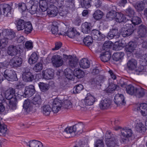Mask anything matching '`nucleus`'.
I'll use <instances>...</instances> for the list:
<instances>
[{"label": "nucleus", "instance_id": "obj_1", "mask_svg": "<svg viewBox=\"0 0 147 147\" xmlns=\"http://www.w3.org/2000/svg\"><path fill=\"white\" fill-rule=\"evenodd\" d=\"M137 33L139 38H136V40L130 41L128 43V46L126 45V46H147V42L144 40V38L145 37L147 33L146 26L143 24L139 26Z\"/></svg>", "mask_w": 147, "mask_h": 147}, {"label": "nucleus", "instance_id": "obj_2", "mask_svg": "<svg viewBox=\"0 0 147 147\" xmlns=\"http://www.w3.org/2000/svg\"><path fill=\"white\" fill-rule=\"evenodd\" d=\"M15 92L14 89L10 88L5 91V98L9 100L10 107L13 110L16 109L17 102Z\"/></svg>", "mask_w": 147, "mask_h": 147}, {"label": "nucleus", "instance_id": "obj_3", "mask_svg": "<svg viewBox=\"0 0 147 147\" xmlns=\"http://www.w3.org/2000/svg\"><path fill=\"white\" fill-rule=\"evenodd\" d=\"M126 92L131 95H135L136 97L140 98L144 94V89L142 88H138L132 85L129 84L125 87Z\"/></svg>", "mask_w": 147, "mask_h": 147}, {"label": "nucleus", "instance_id": "obj_4", "mask_svg": "<svg viewBox=\"0 0 147 147\" xmlns=\"http://www.w3.org/2000/svg\"><path fill=\"white\" fill-rule=\"evenodd\" d=\"M33 47H9L8 48V54L13 56L16 55L18 53H21L24 51L26 52L31 50Z\"/></svg>", "mask_w": 147, "mask_h": 147}, {"label": "nucleus", "instance_id": "obj_5", "mask_svg": "<svg viewBox=\"0 0 147 147\" xmlns=\"http://www.w3.org/2000/svg\"><path fill=\"white\" fill-rule=\"evenodd\" d=\"M2 35L5 38L0 40V46H6L8 43V40H11L15 36V33L13 31L8 29H3L2 31Z\"/></svg>", "mask_w": 147, "mask_h": 147}, {"label": "nucleus", "instance_id": "obj_6", "mask_svg": "<svg viewBox=\"0 0 147 147\" xmlns=\"http://www.w3.org/2000/svg\"><path fill=\"white\" fill-rule=\"evenodd\" d=\"M84 127V125L82 123H78L74 125L73 127H70L66 128L63 132V134L65 135L67 134L69 135V136H67L66 137H70L74 136L73 135L76 131H82V129Z\"/></svg>", "mask_w": 147, "mask_h": 147}, {"label": "nucleus", "instance_id": "obj_7", "mask_svg": "<svg viewBox=\"0 0 147 147\" xmlns=\"http://www.w3.org/2000/svg\"><path fill=\"white\" fill-rule=\"evenodd\" d=\"M102 47L100 58L103 62H105L109 61L111 56V49L109 47Z\"/></svg>", "mask_w": 147, "mask_h": 147}, {"label": "nucleus", "instance_id": "obj_8", "mask_svg": "<svg viewBox=\"0 0 147 147\" xmlns=\"http://www.w3.org/2000/svg\"><path fill=\"white\" fill-rule=\"evenodd\" d=\"M38 2L36 0H30L27 3L28 10L31 14L36 13L38 5Z\"/></svg>", "mask_w": 147, "mask_h": 147}, {"label": "nucleus", "instance_id": "obj_9", "mask_svg": "<svg viewBox=\"0 0 147 147\" xmlns=\"http://www.w3.org/2000/svg\"><path fill=\"white\" fill-rule=\"evenodd\" d=\"M3 76L5 79L8 81H16L18 80L16 74L10 69H6L5 71Z\"/></svg>", "mask_w": 147, "mask_h": 147}, {"label": "nucleus", "instance_id": "obj_10", "mask_svg": "<svg viewBox=\"0 0 147 147\" xmlns=\"http://www.w3.org/2000/svg\"><path fill=\"white\" fill-rule=\"evenodd\" d=\"M134 31L133 27L131 24H127L125 27L122 28L121 29V34L123 37L131 35Z\"/></svg>", "mask_w": 147, "mask_h": 147}, {"label": "nucleus", "instance_id": "obj_11", "mask_svg": "<svg viewBox=\"0 0 147 147\" xmlns=\"http://www.w3.org/2000/svg\"><path fill=\"white\" fill-rule=\"evenodd\" d=\"M3 12L5 16L11 18L12 17V14L11 12L12 8L11 6L8 4H2L1 6Z\"/></svg>", "mask_w": 147, "mask_h": 147}, {"label": "nucleus", "instance_id": "obj_12", "mask_svg": "<svg viewBox=\"0 0 147 147\" xmlns=\"http://www.w3.org/2000/svg\"><path fill=\"white\" fill-rule=\"evenodd\" d=\"M53 65L55 67H59L63 64V61L61 57L58 55H53L51 59Z\"/></svg>", "mask_w": 147, "mask_h": 147}, {"label": "nucleus", "instance_id": "obj_13", "mask_svg": "<svg viewBox=\"0 0 147 147\" xmlns=\"http://www.w3.org/2000/svg\"><path fill=\"white\" fill-rule=\"evenodd\" d=\"M42 74L43 78L49 80L53 78L54 73L53 70L48 69L43 71Z\"/></svg>", "mask_w": 147, "mask_h": 147}, {"label": "nucleus", "instance_id": "obj_14", "mask_svg": "<svg viewBox=\"0 0 147 147\" xmlns=\"http://www.w3.org/2000/svg\"><path fill=\"white\" fill-rule=\"evenodd\" d=\"M91 37L95 40L100 41L104 38V35L101 34L100 32L98 30H93L91 33Z\"/></svg>", "mask_w": 147, "mask_h": 147}, {"label": "nucleus", "instance_id": "obj_15", "mask_svg": "<svg viewBox=\"0 0 147 147\" xmlns=\"http://www.w3.org/2000/svg\"><path fill=\"white\" fill-rule=\"evenodd\" d=\"M114 101L118 106L125 103L124 96L121 94H118L115 95L114 99Z\"/></svg>", "mask_w": 147, "mask_h": 147}, {"label": "nucleus", "instance_id": "obj_16", "mask_svg": "<svg viewBox=\"0 0 147 147\" xmlns=\"http://www.w3.org/2000/svg\"><path fill=\"white\" fill-rule=\"evenodd\" d=\"M111 101L109 99H105L101 100L99 104L100 108L101 110H105L109 108L111 105Z\"/></svg>", "mask_w": 147, "mask_h": 147}, {"label": "nucleus", "instance_id": "obj_17", "mask_svg": "<svg viewBox=\"0 0 147 147\" xmlns=\"http://www.w3.org/2000/svg\"><path fill=\"white\" fill-rule=\"evenodd\" d=\"M24 94L26 97L31 96L35 93V90L34 86L30 85L25 87Z\"/></svg>", "mask_w": 147, "mask_h": 147}, {"label": "nucleus", "instance_id": "obj_18", "mask_svg": "<svg viewBox=\"0 0 147 147\" xmlns=\"http://www.w3.org/2000/svg\"><path fill=\"white\" fill-rule=\"evenodd\" d=\"M95 99L94 96L90 94H88L83 101L85 105H91L95 102Z\"/></svg>", "mask_w": 147, "mask_h": 147}, {"label": "nucleus", "instance_id": "obj_19", "mask_svg": "<svg viewBox=\"0 0 147 147\" xmlns=\"http://www.w3.org/2000/svg\"><path fill=\"white\" fill-rule=\"evenodd\" d=\"M22 59L18 57L13 58L9 62L10 65L13 67H17L20 66L22 63Z\"/></svg>", "mask_w": 147, "mask_h": 147}, {"label": "nucleus", "instance_id": "obj_20", "mask_svg": "<svg viewBox=\"0 0 147 147\" xmlns=\"http://www.w3.org/2000/svg\"><path fill=\"white\" fill-rule=\"evenodd\" d=\"M61 107V101L55 99L52 104V111L54 113H57L60 110Z\"/></svg>", "mask_w": 147, "mask_h": 147}, {"label": "nucleus", "instance_id": "obj_21", "mask_svg": "<svg viewBox=\"0 0 147 147\" xmlns=\"http://www.w3.org/2000/svg\"><path fill=\"white\" fill-rule=\"evenodd\" d=\"M57 9V7L54 5L51 4L47 10V13L49 15L50 17H55L57 15L58 12Z\"/></svg>", "mask_w": 147, "mask_h": 147}, {"label": "nucleus", "instance_id": "obj_22", "mask_svg": "<svg viewBox=\"0 0 147 147\" xmlns=\"http://www.w3.org/2000/svg\"><path fill=\"white\" fill-rule=\"evenodd\" d=\"M92 28L91 24L89 22H85L82 25V30L84 33L87 34L90 32Z\"/></svg>", "mask_w": 147, "mask_h": 147}, {"label": "nucleus", "instance_id": "obj_23", "mask_svg": "<svg viewBox=\"0 0 147 147\" xmlns=\"http://www.w3.org/2000/svg\"><path fill=\"white\" fill-rule=\"evenodd\" d=\"M26 23L24 20L20 19L16 20L14 22L18 30L19 31L24 29Z\"/></svg>", "mask_w": 147, "mask_h": 147}, {"label": "nucleus", "instance_id": "obj_24", "mask_svg": "<svg viewBox=\"0 0 147 147\" xmlns=\"http://www.w3.org/2000/svg\"><path fill=\"white\" fill-rule=\"evenodd\" d=\"M120 34L119 33L118 30L117 29L113 28L108 33L107 35V38L109 39H113L114 37L119 36Z\"/></svg>", "mask_w": 147, "mask_h": 147}, {"label": "nucleus", "instance_id": "obj_25", "mask_svg": "<svg viewBox=\"0 0 147 147\" xmlns=\"http://www.w3.org/2000/svg\"><path fill=\"white\" fill-rule=\"evenodd\" d=\"M26 145L29 147H43L42 143L38 140H33L25 143Z\"/></svg>", "mask_w": 147, "mask_h": 147}, {"label": "nucleus", "instance_id": "obj_26", "mask_svg": "<svg viewBox=\"0 0 147 147\" xmlns=\"http://www.w3.org/2000/svg\"><path fill=\"white\" fill-rule=\"evenodd\" d=\"M32 102H31L29 99L26 100L24 102L23 107L24 109L27 112H29L31 111L33 108V106L32 105Z\"/></svg>", "mask_w": 147, "mask_h": 147}, {"label": "nucleus", "instance_id": "obj_27", "mask_svg": "<svg viewBox=\"0 0 147 147\" xmlns=\"http://www.w3.org/2000/svg\"><path fill=\"white\" fill-rule=\"evenodd\" d=\"M128 20L126 16L121 13L117 12L115 18V20L117 22H126Z\"/></svg>", "mask_w": 147, "mask_h": 147}, {"label": "nucleus", "instance_id": "obj_28", "mask_svg": "<svg viewBox=\"0 0 147 147\" xmlns=\"http://www.w3.org/2000/svg\"><path fill=\"white\" fill-rule=\"evenodd\" d=\"M121 135L125 138L131 137L132 134L131 129L127 128H123L121 130Z\"/></svg>", "mask_w": 147, "mask_h": 147}, {"label": "nucleus", "instance_id": "obj_29", "mask_svg": "<svg viewBox=\"0 0 147 147\" xmlns=\"http://www.w3.org/2000/svg\"><path fill=\"white\" fill-rule=\"evenodd\" d=\"M79 65L81 67L84 69H86L90 67V62L88 59L84 58L80 61Z\"/></svg>", "mask_w": 147, "mask_h": 147}, {"label": "nucleus", "instance_id": "obj_30", "mask_svg": "<svg viewBox=\"0 0 147 147\" xmlns=\"http://www.w3.org/2000/svg\"><path fill=\"white\" fill-rule=\"evenodd\" d=\"M137 110L143 115H146L147 114V104L145 103L141 104L140 107L138 108Z\"/></svg>", "mask_w": 147, "mask_h": 147}, {"label": "nucleus", "instance_id": "obj_31", "mask_svg": "<svg viewBox=\"0 0 147 147\" xmlns=\"http://www.w3.org/2000/svg\"><path fill=\"white\" fill-rule=\"evenodd\" d=\"M127 65L129 69L133 70L136 68L137 62L135 59H131L128 61Z\"/></svg>", "mask_w": 147, "mask_h": 147}, {"label": "nucleus", "instance_id": "obj_32", "mask_svg": "<svg viewBox=\"0 0 147 147\" xmlns=\"http://www.w3.org/2000/svg\"><path fill=\"white\" fill-rule=\"evenodd\" d=\"M124 54L123 52L114 53L112 57L113 60L116 61H120L123 59Z\"/></svg>", "mask_w": 147, "mask_h": 147}, {"label": "nucleus", "instance_id": "obj_33", "mask_svg": "<svg viewBox=\"0 0 147 147\" xmlns=\"http://www.w3.org/2000/svg\"><path fill=\"white\" fill-rule=\"evenodd\" d=\"M23 79L25 82H31L34 79V76L30 72L25 73L23 74Z\"/></svg>", "mask_w": 147, "mask_h": 147}, {"label": "nucleus", "instance_id": "obj_34", "mask_svg": "<svg viewBox=\"0 0 147 147\" xmlns=\"http://www.w3.org/2000/svg\"><path fill=\"white\" fill-rule=\"evenodd\" d=\"M42 101L40 96L38 94H36L31 100L32 103L38 107L41 104Z\"/></svg>", "mask_w": 147, "mask_h": 147}, {"label": "nucleus", "instance_id": "obj_35", "mask_svg": "<svg viewBox=\"0 0 147 147\" xmlns=\"http://www.w3.org/2000/svg\"><path fill=\"white\" fill-rule=\"evenodd\" d=\"M77 33V31L74 28H70L67 30V36L71 38H73Z\"/></svg>", "mask_w": 147, "mask_h": 147}, {"label": "nucleus", "instance_id": "obj_36", "mask_svg": "<svg viewBox=\"0 0 147 147\" xmlns=\"http://www.w3.org/2000/svg\"><path fill=\"white\" fill-rule=\"evenodd\" d=\"M83 42L85 46L92 45L94 43L93 38L90 36H87L83 39Z\"/></svg>", "mask_w": 147, "mask_h": 147}, {"label": "nucleus", "instance_id": "obj_37", "mask_svg": "<svg viewBox=\"0 0 147 147\" xmlns=\"http://www.w3.org/2000/svg\"><path fill=\"white\" fill-rule=\"evenodd\" d=\"M52 109L50 106L48 105H44L41 108V111L43 114L48 116L50 114Z\"/></svg>", "mask_w": 147, "mask_h": 147}, {"label": "nucleus", "instance_id": "obj_38", "mask_svg": "<svg viewBox=\"0 0 147 147\" xmlns=\"http://www.w3.org/2000/svg\"><path fill=\"white\" fill-rule=\"evenodd\" d=\"M105 143L107 147H115L117 142L115 138H112L111 140H105Z\"/></svg>", "mask_w": 147, "mask_h": 147}, {"label": "nucleus", "instance_id": "obj_39", "mask_svg": "<svg viewBox=\"0 0 147 147\" xmlns=\"http://www.w3.org/2000/svg\"><path fill=\"white\" fill-rule=\"evenodd\" d=\"M103 15V12L100 10L97 9L93 14V17L96 20H99L101 19Z\"/></svg>", "mask_w": 147, "mask_h": 147}, {"label": "nucleus", "instance_id": "obj_40", "mask_svg": "<svg viewBox=\"0 0 147 147\" xmlns=\"http://www.w3.org/2000/svg\"><path fill=\"white\" fill-rule=\"evenodd\" d=\"M24 32L25 33L28 34L30 33L32 29L33 28L31 23L30 22H26L24 25Z\"/></svg>", "mask_w": 147, "mask_h": 147}, {"label": "nucleus", "instance_id": "obj_41", "mask_svg": "<svg viewBox=\"0 0 147 147\" xmlns=\"http://www.w3.org/2000/svg\"><path fill=\"white\" fill-rule=\"evenodd\" d=\"M58 24L55 22H53L52 24L51 31L53 34L56 35L58 33Z\"/></svg>", "mask_w": 147, "mask_h": 147}, {"label": "nucleus", "instance_id": "obj_42", "mask_svg": "<svg viewBox=\"0 0 147 147\" xmlns=\"http://www.w3.org/2000/svg\"><path fill=\"white\" fill-rule=\"evenodd\" d=\"M38 56L37 53L35 52L33 53L28 59V62L30 64H33L37 61Z\"/></svg>", "mask_w": 147, "mask_h": 147}, {"label": "nucleus", "instance_id": "obj_43", "mask_svg": "<svg viewBox=\"0 0 147 147\" xmlns=\"http://www.w3.org/2000/svg\"><path fill=\"white\" fill-rule=\"evenodd\" d=\"M42 12L46 11L48 7V4L45 0H41L38 2Z\"/></svg>", "mask_w": 147, "mask_h": 147}, {"label": "nucleus", "instance_id": "obj_44", "mask_svg": "<svg viewBox=\"0 0 147 147\" xmlns=\"http://www.w3.org/2000/svg\"><path fill=\"white\" fill-rule=\"evenodd\" d=\"M75 76L78 78H83L84 75V73L83 71L80 69L76 68L74 70V73Z\"/></svg>", "mask_w": 147, "mask_h": 147}, {"label": "nucleus", "instance_id": "obj_45", "mask_svg": "<svg viewBox=\"0 0 147 147\" xmlns=\"http://www.w3.org/2000/svg\"><path fill=\"white\" fill-rule=\"evenodd\" d=\"M67 6L66 7L62 8L60 10L59 12V15L63 17L66 16L68 13L69 10L72 9L74 8L68 7Z\"/></svg>", "mask_w": 147, "mask_h": 147}, {"label": "nucleus", "instance_id": "obj_46", "mask_svg": "<svg viewBox=\"0 0 147 147\" xmlns=\"http://www.w3.org/2000/svg\"><path fill=\"white\" fill-rule=\"evenodd\" d=\"M136 130L140 133L144 132L146 130V127L141 123H137L136 126Z\"/></svg>", "mask_w": 147, "mask_h": 147}, {"label": "nucleus", "instance_id": "obj_47", "mask_svg": "<svg viewBox=\"0 0 147 147\" xmlns=\"http://www.w3.org/2000/svg\"><path fill=\"white\" fill-rule=\"evenodd\" d=\"M117 12L115 10L112 9L108 12L107 14V18L112 20L115 18Z\"/></svg>", "mask_w": 147, "mask_h": 147}, {"label": "nucleus", "instance_id": "obj_48", "mask_svg": "<svg viewBox=\"0 0 147 147\" xmlns=\"http://www.w3.org/2000/svg\"><path fill=\"white\" fill-rule=\"evenodd\" d=\"M38 86L40 90L43 92L47 91L49 88V86L48 84L43 82L39 83Z\"/></svg>", "mask_w": 147, "mask_h": 147}, {"label": "nucleus", "instance_id": "obj_49", "mask_svg": "<svg viewBox=\"0 0 147 147\" xmlns=\"http://www.w3.org/2000/svg\"><path fill=\"white\" fill-rule=\"evenodd\" d=\"M91 0H81V5L82 7L87 9L91 6Z\"/></svg>", "mask_w": 147, "mask_h": 147}, {"label": "nucleus", "instance_id": "obj_50", "mask_svg": "<svg viewBox=\"0 0 147 147\" xmlns=\"http://www.w3.org/2000/svg\"><path fill=\"white\" fill-rule=\"evenodd\" d=\"M144 4L142 1H138L136 3L135 8L138 11H142L144 8Z\"/></svg>", "mask_w": 147, "mask_h": 147}, {"label": "nucleus", "instance_id": "obj_51", "mask_svg": "<svg viewBox=\"0 0 147 147\" xmlns=\"http://www.w3.org/2000/svg\"><path fill=\"white\" fill-rule=\"evenodd\" d=\"M96 44L95 45H96L97 46H115L116 45H115L111 41L107 40L105 41L104 44L102 43V44L100 41L97 42H96Z\"/></svg>", "mask_w": 147, "mask_h": 147}, {"label": "nucleus", "instance_id": "obj_52", "mask_svg": "<svg viewBox=\"0 0 147 147\" xmlns=\"http://www.w3.org/2000/svg\"><path fill=\"white\" fill-rule=\"evenodd\" d=\"M131 21L134 25H138L142 22L141 18L137 16L132 17Z\"/></svg>", "mask_w": 147, "mask_h": 147}, {"label": "nucleus", "instance_id": "obj_53", "mask_svg": "<svg viewBox=\"0 0 147 147\" xmlns=\"http://www.w3.org/2000/svg\"><path fill=\"white\" fill-rule=\"evenodd\" d=\"M64 0H56L55 5H57V7L59 9H60L62 8H64L67 6L65 4H64Z\"/></svg>", "mask_w": 147, "mask_h": 147}, {"label": "nucleus", "instance_id": "obj_54", "mask_svg": "<svg viewBox=\"0 0 147 147\" xmlns=\"http://www.w3.org/2000/svg\"><path fill=\"white\" fill-rule=\"evenodd\" d=\"M7 126L4 124L0 123V135L4 136L7 133Z\"/></svg>", "mask_w": 147, "mask_h": 147}, {"label": "nucleus", "instance_id": "obj_55", "mask_svg": "<svg viewBox=\"0 0 147 147\" xmlns=\"http://www.w3.org/2000/svg\"><path fill=\"white\" fill-rule=\"evenodd\" d=\"M83 88V86L82 84L77 85L73 88V93L74 94L79 93Z\"/></svg>", "mask_w": 147, "mask_h": 147}, {"label": "nucleus", "instance_id": "obj_56", "mask_svg": "<svg viewBox=\"0 0 147 147\" xmlns=\"http://www.w3.org/2000/svg\"><path fill=\"white\" fill-rule=\"evenodd\" d=\"M42 68V63L41 62H38L35 65L33 69L35 71L38 72L40 71Z\"/></svg>", "mask_w": 147, "mask_h": 147}, {"label": "nucleus", "instance_id": "obj_57", "mask_svg": "<svg viewBox=\"0 0 147 147\" xmlns=\"http://www.w3.org/2000/svg\"><path fill=\"white\" fill-rule=\"evenodd\" d=\"M78 60L73 58H70L69 60V64L72 68L75 67L77 65Z\"/></svg>", "mask_w": 147, "mask_h": 147}, {"label": "nucleus", "instance_id": "obj_58", "mask_svg": "<svg viewBox=\"0 0 147 147\" xmlns=\"http://www.w3.org/2000/svg\"><path fill=\"white\" fill-rule=\"evenodd\" d=\"M127 16L130 17H132L134 13V11L131 7H128L125 11Z\"/></svg>", "mask_w": 147, "mask_h": 147}, {"label": "nucleus", "instance_id": "obj_59", "mask_svg": "<svg viewBox=\"0 0 147 147\" xmlns=\"http://www.w3.org/2000/svg\"><path fill=\"white\" fill-rule=\"evenodd\" d=\"M137 47H127L125 48V50L127 52L130 53H133L134 54L137 53L136 48Z\"/></svg>", "mask_w": 147, "mask_h": 147}, {"label": "nucleus", "instance_id": "obj_60", "mask_svg": "<svg viewBox=\"0 0 147 147\" xmlns=\"http://www.w3.org/2000/svg\"><path fill=\"white\" fill-rule=\"evenodd\" d=\"M94 147H104V142L102 140L98 139L95 142Z\"/></svg>", "mask_w": 147, "mask_h": 147}, {"label": "nucleus", "instance_id": "obj_61", "mask_svg": "<svg viewBox=\"0 0 147 147\" xmlns=\"http://www.w3.org/2000/svg\"><path fill=\"white\" fill-rule=\"evenodd\" d=\"M89 49L93 52H100L101 51L102 47H89Z\"/></svg>", "mask_w": 147, "mask_h": 147}, {"label": "nucleus", "instance_id": "obj_62", "mask_svg": "<svg viewBox=\"0 0 147 147\" xmlns=\"http://www.w3.org/2000/svg\"><path fill=\"white\" fill-rule=\"evenodd\" d=\"M116 86L115 84L111 83L108 87L107 91L108 92H111L115 90L116 89Z\"/></svg>", "mask_w": 147, "mask_h": 147}, {"label": "nucleus", "instance_id": "obj_63", "mask_svg": "<svg viewBox=\"0 0 147 147\" xmlns=\"http://www.w3.org/2000/svg\"><path fill=\"white\" fill-rule=\"evenodd\" d=\"M105 140H111V138H114L113 135L111 134V132L110 131H107L105 135Z\"/></svg>", "mask_w": 147, "mask_h": 147}, {"label": "nucleus", "instance_id": "obj_64", "mask_svg": "<svg viewBox=\"0 0 147 147\" xmlns=\"http://www.w3.org/2000/svg\"><path fill=\"white\" fill-rule=\"evenodd\" d=\"M18 7L19 8L21 9L22 12H24L26 9H27V11H28V7L27 6V3L26 4V5L25 4L23 3V4L19 5Z\"/></svg>", "mask_w": 147, "mask_h": 147}]
</instances>
